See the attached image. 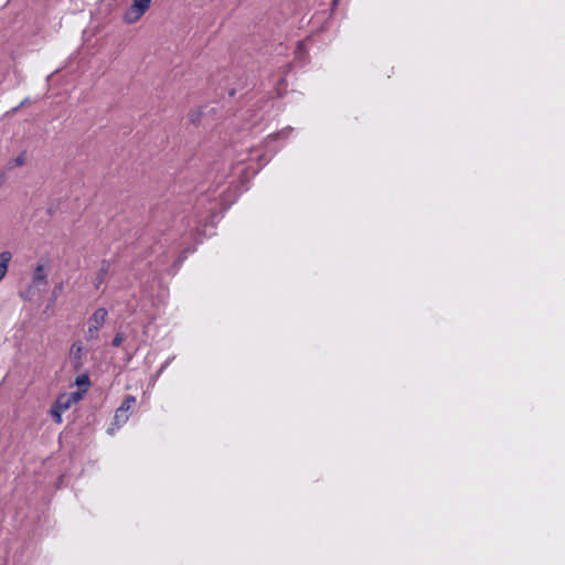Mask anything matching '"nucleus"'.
<instances>
[{"label":"nucleus","instance_id":"obj_1","mask_svg":"<svg viewBox=\"0 0 565 565\" xmlns=\"http://www.w3.org/2000/svg\"><path fill=\"white\" fill-rule=\"evenodd\" d=\"M136 397L127 395L119 407L116 409L114 415L113 426L108 428L107 433L113 435L115 429L119 428L122 424L129 420L131 415V408L136 405Z\"/></svg>","mask_w":565,"mask_h":565},{"label":"nucleus","instance_id":"obj_2","mask_svg":"<svg viewBox=\"0 0 565 565\" xmlns=\"http://www.w3.org/2000/svg\"><path fill=\"white\" fill-rule=\"evenodd\" d=\"M108 316V311L105 309V307H99L97 310H95L92 316L88 318L87 322V338L88 339H95L98 335L99 329L103 327V324L106 321V318Z\"/></svg>","mask_w":565,"mask_h":565},{"label":"nucleus","instance_id":"obj_3","mask_svg":"<svg viewBox=\"0 0 565 565\" xmlns=\"http://www.w3.org/2000/svg\"><path fill=\"white\" fill-rule=\"evenodd\" d=\"M151 0H134L130 8L124 15V20L128 23H134L141 19L142 14L148 11Z\"/></svg>","mask_w":565,"mask_h":565},{"label":"nucleus","instance_id":"obj_4","mask_svg":"<svg viewBox=\"0 0 565 565\" xmlns=\"http://www.w3.org/2000/svg\"><path fill=\"white\" fill-rule=\"evenodd\" d=\"M83 398V393L79 391L72 393L60 394L55 403L63 413L67 412L72 405L77 404Z\"/></svg>","mask_w":565,"mask_h":565},{"label":"nucleus","instance_id":"obj_5","mask_svg":"<svg viewBox=\"0 0 565 565\" xmlns=\"http://www.w3.org/2000/svg\"><path fill=\"white\" fill-rule=\"evenodd\" d=\"M11 259L12 254L10 252L0 253V281L4 279Z\"/></svg>","mask_w":565,"mask_h":565},{"label":"nucleus","instance_id":"obj_6","mask_svg":"<svg viewBox=\"0 0 565 565\" xmlns=\"http://www.w3.org/2000/svg\"><path fill=\"white\" fill-rule=\"evenodd\" d=\"M33 282L35 284H46V274L44 273V266L39 264L33 271Z\"/></svg>","mask_w":565,"mask_h":565},{"label":"nucleus","instance_id":"obj_7","mask_svg":"<svg viewBox=\"0 0 565 565\" xmlns=\"http://www.w3.org/2000/svg\"><path fill=\"white\" fill-rule=\"evenodd\" d=\"M109 270V265L107 262H103L102 267L95 276V286L98 288L102 284L105 282V277Z\"/></svg>","mask_w":565,"mask_h":565},{"label":"nucleus","instance_id":"obj_8","mask_svg":"<svg viewBox=\"0 0 565 565\" xmlns=\"http://www.w3.org/2000/svg\"><path fill=\"white\" fill-rule=\"evenodd\" d=\"M75 383L77 386L83 387V390L81 392L83 394L87 392V390L90 385V381H89V377L87 374L77 375Z\"/></svg>","mask_w":565,"mask_h":565},{"label":"nucleus","instance_id":"obj_9","mask_svg":"<svg viewBox=\"0 0 565 565\" xmlns=\"http://www.w3.org/2000/svg\"><path fill=\"white\" fill-rule=\"evenodd\" d=\"M50 414H51L52 418L54 419V422H55L56 424H61V423H62V420H63V419H62V415H63L64 413L62 412V409H61V408H58V405H57L56 403H54V404L51 406V408H50Z\"/></svg>","mask_w":565,"mask_h":565},{"label":"nucleus","instance_id":"obj_10","mask_svg":"<svg viewBox=\"0 0 565 565\" xmlns=\"http://www.w3.org/2000/svg\"><path fill=\"white\" fill-rule=\"evenodd\" d=\"M26 161V152L22 151L19 156L15 157L12 161L9 162V169H14V167H21Z\"/></svg>","mask_w":565,"mask_h":565},{"label":"nucleus","instance_id":"obj_11","mask_svg":"<svg viewBox=\"0 0 565 565\" xmlns=\"http://www.w3.org/2000/svg\"><path fill=\"white\" fill-rule=\"evenodd\" d=\"M82 351H83V347L81 343H74L71 347V355H73L76 359H81Z\"/></svg>","mask_w":565,"mask_h":565},{"label":"nucleus","instance_id":"obj_12","mask_svg":"<svg viewBox=\"0 0 565 565\" xmlns=\"http://www.w3.org/2000/svg\"><path fill=\"white\" fill-rule=\"evenodd\" d=\"M125 341V335L122 333H117L114 338H113V345L114 347H119L122 344V342Z\"/></svg>","mask_w":565,"mask_h":565},{"label":"nucleus","instance_id":"obj_13","mask_svg":"<svg viewBox=\"0 0 565 565\" xmlns=\"http://www.w3.org/2000/svg\"><path fill=\"white\" fill-rule=\"evenodd\" d=\"M4 181H6L4 174H0V185H2Z\"/></svg>","mask_w":565,"mask_h":565}]
</instances>
